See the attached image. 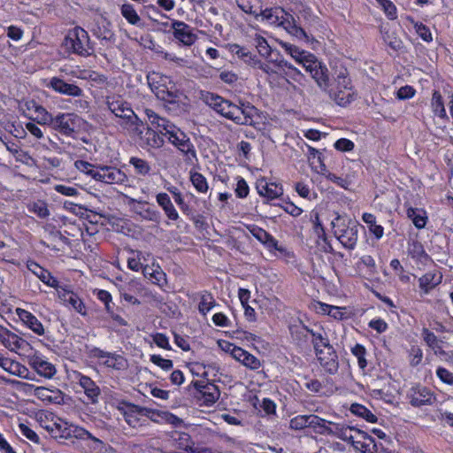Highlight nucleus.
Wrapping results in <instances>:
<instances>
[{"mask_svg":"<svg viewBox=\"0 0 453 453\" xmlns=\"http://www.w3.org/2000/svg\"><path fill=\"white\" fill-rule=\"evenodd\" d=\"M318 172L319 173L325 175L327 180H329L332 182L335 183L339 187L347 188V186L349 185V181L346 179H343L342 177H339V176L335 175L334 173H330L326 169V166L323 163V161H320V170H319Z\"/></svg>","mask_w":453,"mask_h":453,"instance_id":"48","label":"nucleus"},{"mask_svg":"<svg viewBox=\"0 0 453 453\" xmlns=\"http://www.w3.org/2000/svg\"><path fill=\"white\" fill-rule=\"evenodd\" d=\"M32 211L42 219H45L50 215L47 205L42 202L35 203L32 207Z\"/></svg>","mask_w":453,"mask_h":453,"instance_id":"63","label":"nucleus"},{"mask_svg":"<svg viewBox=\"0 0 453 453\" xmlns=\"http://www.w3.org/2000/svg\"><path fill=\"white\" fill-rule=\"evenodd\" d=\"M410 403L414 407L431 405L435 401L434 394L426 387L418 385L410 392Z\"/></svg>","mask_w":453,"mask_h":453,"instance_id":"14","label":"nucleus"},{"mask_svg":"<svg viewBox=\"0 0 453 453\" xmlns=\"http://www.w3.org/2000/svg\"><path fill=\"white\" fill-rule=\"evenodd\" d=\"M285 12L281 8H270L260 12V15L264 20L271 25L284 26L286 19H284Z\"/></svg>","mask_w":453,"mask_h":453,"instance_id":"31","label":"nucleus"},{"mask_svg":"<svg viewBox=\"0 0 453 453\" xmlns=\"http://www.w3.org/2000/svg\"><path fill=\"white\" fill-rule=\"evenodd\" d=\"M150 360L156 365L159 366L165 371H169L173 368V364L170 359L163 358L159 355H151Z\"/></svg>","mask_w":453,"mask_h":453,"instance_id":"57","label":"nucleus"},{"mask_svg":"<svg viewBox=\"0 0 453 453\" xmlns=\"http://www.w3.org/2000/svg\"><path fill=\"white\" fill-rule=\"evenodd\" d=\"M168 140L185 155L191 156L192 157H196L194 145L190 139L178 127H175L172 131H170L168 134Z\"/></svg>","mask_w":453,"mask_h":453,"instance_id":"13","label":"nucleus"},{"mask_svg":"<svg viewBox=\"0 0 453 453\" xmlns=\"http://www.w3.org/2000/svg\"><path fill=\"white\" fill-rule=\"evenodd\" d=\"M19 427L22 435L35 443H39L40 438L35 431H33L25 424H19Z\"/></svg>","mask_w":453,"mask_h":453,"instance_id":"60","label":"nucleus"},{"mask_svg":"<svg viewBox=\"0 0 453 453\" xmlns=\"http://www.w3.org/2000/svg\"><path fill=\"white\" fill-rule=\"evenodd\" d=\"M281 46L287 53H288L297 63L301 64L303 67L307 65L306 61H310L314 57L313 54L301 50L300 48L288 42H282Z\"/></svg>","mask_w":453,"mask_h":453,"instance_id":"28","label":"nucleus"},{"mask_svg":"<svg viewBox=\"0 0 453 453\" xmlns=\"http://www.w3.org/2000/svg\"><path fill=\"white\" fill-rule=\"evenodd\" d=\"M27 268L31 271L35 275H36L44 284L58 290L60 288V284L58 280L51 275V273L46 269L40 266L35 262H28Z\"/></svg>","mask_w":453,"mask_h":453,"instance_id":"21","label":"nucleus"},{"mask_svg":"<svg viewBox=\"0 0 453 453\" xmlns=\"http://www.w3.org/2000/svg\"><path fill=\"white\" fill-rule=\"evenodd\" d=\"M205 103L215 111L233 121L235 114L239 113L236 104L212 93L205 96Z\"/></svg>","mask_w":453,"mask_h":453,"instance_id":"9","label":"nucleus"},{"mask_svg":"<svg viewBox=\"0 0 453 453\" xmlns=\"http://www.w3.org/2000/svg\"><path fill=\"white\" fill-rule=\"evenodd\" d=\"M350 411L354 415L363 418L366 421L370 423H375L377 421V417L365 406L359 403H353L350 406Z\"/></svg>","mask_w":453,"mask_h":453,"instance_id":"38","label":"nucleus"},{"mask_svg":"<svg viewBox=\"0 0 453 453\" xmlns=\"http://www.w3.org/2000/svg\"><path fill=\"white\" fill-rule=\"evenodd\" d=\"M79 117L74 113H58L50 126L60 134L71 136L78 127Z\"/></svg>","mask_w":453,"mask_h":453,"instance_id":"10","label":"nucleus"},{"mask_svg":"<svg viewBox=\"0 0 453 453\" xmlns=\"http://www.w3.org/2000/svg\"><path fill=\"white\" fill-rule=\"evenodd\" d=\"M422 336L426 343L434 349L435 353L441 352V341L427 328L422 330Z\"/></svg>","mask_w":453,"mask_h":453,"instance_id":"45","label":"nucleus"},{"mask_svg":"<svg viewBox=\"0 0 453 453\" xmlns=\"http://www.w3.org/2000/svg\"><path fill=\"white\" fill-rule=\"evenodd\" d=\"M310 333L311 329L304 326L291 328L292 337L298 345H303L308 342Z\"/></svg>","mask_w":453,"mask_h":453,"instance_id":"47","label":"nucleus"},{"mask_svg":"<svg viewBox=\"0 0 453 453\" xmlns=\"http://www.w3.org/2000/svg\"><path fill=\"white\" fill-rule=\"evenodd\" d=\"M441 274L434 272H428L418 279V285L425 294H428L433 288L441 282Z\"/></svg>","mask_w":453,"mask_h":453,"instance_id":"29","label":"nucleus"},{"mask_svg":"<svg viewBox=\"0 0 453 453\" xmlns=\"http://www.w3.org/2000/svg\"><path fill=\"white\" fill-rule=\"evenodd\" d=\"M58 297L65 303L70 304L77 312L81 315L86 314L85 305L81 299L78 296L77 294L73 291L66 289L64 287H60L58 288Z\"/></svg>","mask_w":453,"mask_h":453,"instance_id":"22","label":"nucleus"},{"mask_svg":"<svg viewBox=\"0 0 453 453\" xmlns=\"http://www.w3.org/2000/svg\"><path fill=\"white\" fill-rule=\"evenodd\" d=\"M129 164L134 167L135 173L141 175H146L150 171L149 163L142 158L132 157L129 159Z\"/></svg>","mask_w":453,"mask_h":453,"instance_id":"51","label":"nucleus"},{"mask_svg":"<svg viewBox=\"0 0 453 453\" xmlns=\"http://www.w3.org/2000/svg\"><path fill=\"white\" fill-rule=\"evenodd\" d=\"M237 5L246 13L258 15V0H236Z\"/></svg>","mask_w":453,"mask_h":453,"instance_id":"53","label":"nucleus"},{"mask_svg":"<svg viewBox=\"0 0 453 453\" xmlns=\"http://www.w3.org/2000/svg\"><path fill=\"white\" fill-rule=\"evenodd\" d=\"M48 87L65 96L79 97L83 95V90L80 87L73 83H67L58 77H52L50 80Z\"/></svg>","mask_w":453,"mask_h":453,"instance_id":"20","label":"nucleus"},{"mask_svg":"<svg viewBox=\"0 0 453 453\" xmlns=\"http://www.w3.org/2000/svg\"><path fill=\"white\" fill-rule=\"evenodd\" d=\"M216 305L215 299L212 295L208 291H203L201 294V300L198 305L200 313L205 315L210 310Z\"/></svg>","mask_w":453,"mask_h":453,"instance_id":"44","label":"nucleus"},{"mask_svg":"<svg viewBox=\"0 0 453 453\" xmlns=\"http://www.w3.org/2000/svg\"><path fill=\"white\" fill-rule=\"evenodd\" d=\"M171 29L174 39L184 46L193 45L197 39L192 27L183 21L173 20L171 23Z\"/></svg>","mask_w":453,"mask_h":453,"instance_id":"12","label":"nucleus"},{"mask_svg":"<svg viewBox=\"0 0 453 453\" xmlns=\"http://www.w3.org/2000/svg\"><path fill=\"white\" fill-rule=\"evenodd\" d=\"M245 366L256 370L258 369L261 365L260 361L252 354L247 351L245 357H243V363Z\"/></svg>","mask_w":453,"mask_h":453,"instance_id":"64","label":"nucleus"},{"mask_svg":"<svg viewBox=\"0 0 453 453\" xmlns=\"http://www.w3.org/2000/svg\"><path fill=\"white\" fill-rule=\"evenodd\" d=\"M35 111L37 114L36 119L39 124L51 126L54 117L42 105L32 102Z\"/></svg>","mask_w":453,"mask_h":453,"instance_id":"46","label":"nucleus"},{"mask_svg":"<svg viewBox=\"0 0 453 453\" xmlns=\"http://www.w3.org/2000/svg\"><path fill=\"white\" fill-rule=\"evenodd\" d=\"M362 219L367 224L369 231L374 234L377 239H380L383 236L384 229L380 225H377L376 217L368 212H365L362 216Z\"/></svg>","mask_w":453,"mask_h":453,"instance_id":"37","label":"nucleus"},{"mask_svg":"<svg viewBox=\"0 0 453 453\" xmlns=\"http://www.w3.org/2000/svg\"><path fill=\"white\" fill-rule=\"evenodd\" d=\"M311 414L298 415L290 419L289 427L293 430H301L310 427Z\"/></svg>","mask_w":453,"mask_h":453,"instance_id":"50","label":"nucleus"},{"mask_svg":"<svg viewBox=\"0 0 453 453\" xmlns=\"http://www.w3.org/2000/svg\"><path fill=\"white\" fill-rule=\"evenodd\" d=\"M354 441H349L356 449L365 453H392L381 442H378L371 435L354 427Z\"/></svg>","mask_w":453,"mask_h":453,"instance_id":"7","label":"nucleus"},{"mask_svg":"<svg viewBox=\"0 0 453 453\" xmlns=\"http://www.w3.org/2000/svg\"><path fill=\"white\" fill-rule=\"evenodd\" d=\"M306 63L307 65L304 66V69L310 73L321 90L327 91L330 87V79L326 65L319 61L315 56L310 61H306Z\"/></svg>","mask_w":453,"mask_h":453,"instance_id":"8","label":"nucleus"},{"mask_svg":"<svg viewBox=\"0 0 453 453\" xmlns=\"http://www.w3.org/2000/svg\"><path fill=\"white\" fill-rule=\"evenodd\" d=\"M63 45L68 53H73L81 57H88L94 51L88 32L81 27H75L69 30L64 39Z\"/></svg>","mask_w":453,"mask_h":453,"instance_id":"4","label":"nucleus"},{"mask_svg":"<svg viewBox=\"0 0 453 453\" xmlns=\"http://www.w3.org/2000/svg\"><path fill=\"white\" fill-rule=\"evenodd\" d=\"M156 200L170 220L176 221L179 219V213L166 193L157 194Z\"/></svg>","mask_w":453,"mask_h":453,"instance_id":"30","label":"nucleus"},{"mask_svg":"<svg viewBox=\"0 0 453 453\" xmlns=\"http://www.w3.org/2000/svg\"><path fill=\"white\" fill-rule=\"evenodd\" d=\"M137 203V205H134L133 207V211L140 215L142 219L150 221H153L156 223H158L160 221V212L153 208L147 207L145 208V205L148 204L145 201H138L135 199H131L130 203Z\"/></svg>","mask_w":453,"mask_h":453,"instance_id":"25","label":"nucleus"},{"mask_svg":"<svg viewBox=\"0 0 453 453\" xmlns=\"http://www.w3.org/2000/svg\"><path fill=\"white\" fill-rule=\"evenodd\" d=\"M431 106L435 115L439 116L441 119L447 118L444 103L441 95L440 94L439 91H434L431 101Z\"/></svg>","mask_w":453,"mask_h":453,"instance_id":"40","label":"nucleus"},{"mask_svg":"<svg viewBox=\"0 0 453 453\" xmlns=\"http://www.w3.org/2000/svg\"><path fill=\"white\" fill-rule=\"evenodd\" d=\"M408 254L411 257V258L423 264L429 259V256L425 251L422 243L418 241H412L409 242Z\"/></svg>","mask_w":453,"mask_h":453,"instance_id":"34","label":"nucleus"},{"mask_svg":"<svg viewBox=\"0 0 453 453\" xmlns=\"http://www.w3.org/2000/svg\"><path fill=\"white\" fill-rule=\"evenodd\" d=\"M253 43L260 56L265 58H269L273 55L272 48L263 36L256 35V36L253 39Z\"/></svg>","mask_w":453,"mask_h":453,"instance_id":"39","label":"nucleus"},{"mask_svg":"<svg viewBox=\"0 0 453 453\" xmlns=\"http://www.w3.org/2000/svg\"><path fill=\"white\" fill-rule=\"evenodd\" d=\"M334 235L348 250H353L357 242L359 225L357 221L341 215L332 221Z\"/></svg>","mask_w":453,"mask_h":453,"instance_id":"5","label":"nucleus"},{"mask_svg":"<svg viewBox=\"0 0 453 453\" xmlns=\"http://www.w3.org/2000/svg\"><path fill=\"white\" fill-rule=\"evenodd\" d=\"M269 62L273 63L279 69L288 68L294 73L300 75L301 72L296 68L293 65L285 60L278 51H273V55L269 58Z\"/></svg>","mask_w":453,"mask_h":453,"instance_id":"43","label":"nucleus"},{"mask_svg":"<svg viewBox=\"0 0 453 453\" xmlns=\"http://www.w3.org/2000/svg\"><path fill=\"white\" fill-rule=\"evenodd\" d=\"M334 81L333 87H329L326 92L336 104L346 107L357 99V95L353 88L346 68L340 67L336 70L334 73Z\"/></svg>","mask_w":453,"mask_h":453,"instance_id":"1","label":"nucleus"},{"mask_svg":"<svg viewBox=\"0 0 453 453\" xmlns=\"http://www.w3.org/2000/svg\"><path fill=\"white\" fill-rule=\"evenodd\" d=\"M140 136L141 145L151 149H158L164 145L165 140L162 135L153 130L151 127H147L145 133L141 129V134H136Z\"/></svg>","mask_w":453,"mask_h":453,"instance_id":"24","label":"nucleus"},{"mask_svg":"<svg viewBox=\"0 0 453 453\" xmlns=\"http://www.w3.org/2000/svg\"><path fill=\"white\" fill-rule=\"evenodd\" d=\"M229 50L250 65L258 63L257 57L252 55L245 47H242L238 44H232L229 47Z\"/></svg>","mask_w":453,"mask_h":453,"instance_id":"35","label":"nucleus"},{"mask_svg":"<svg viewBox=\"0 0 453 453\" xmlns=\"http://www.w3.org/2000/svg\"><path fill=\"white\" fill-rule=\"evenodd\" d=\"M422 358V350L417 346H412L410 350V365L413 367L417 366L421 363Z\"/></svg>","mask_w":453,"mask_h":453,"instance_id":"59","label":"nucleus"},{"mask_svg":"<svg viewBox=\"0 0 453 453\" xmlns=\"http://www.w3.org/2000/svg\"><path fill=\"white\" fill-rule=\"evenodd\" d=\"M310 428L320 435L335 436L344 441H354V426H344L311 414Z\"/></svg>","mask_w":453,"mask_h":453,"instance_id":"2","label":"nucleus"},{"mask_svg":"<svg viewBox=\"0 0 453 453\" xmlns=\"http://www.w3.org/2000/svg\"><path fill=\"white\" fill-rule=\"evenodd\" d=\"M250 233L261 243H263L267 249L275 250L281 253L286 251V249L278 245V241L265 229L257 226H248Z\"/></svg>","mask_w":453,"mask_h":453,"instance_id":"19","label":"nucleus"},{"mask_svg":"<svg viewBox=\"0 0 453 453\" xmlns=\"http://www.w3.org/2000/svg\"><path fill=\"white\" fill-rule=\"evenodd\" d=\"M291 18V20L288 19H286V23L285 25L283 26L290 34H292L293 35L298 37V38H304L306 37V33L305 31L296 25L295 23V20H294V18L292 16H290Z\"/></svg>","mask_w":453,"mask_h":453,"instance_id":"55","label":"nucleus"},{"mask_svg":"<svg viewBox=\"0 0 453 453\" xmlns=\"http://www.w3.org/2000/svg\"><path fill=\"white\" fill-rule=\"evenodd\" d=\"M315 354L320 365L326 372L330 374L337 372L339 369V360L334 347H328V349L318 351Z\"/></svg>","mask_w":453,"mask_h":453,"instance_id":"16","label":"nucleus"},{"mask_svg":"<svg viewBox=\"0 0 453 453\" xmlns=\"http://www.w3.org/2000/svg\"><path fill=\"white\" fill-rule=\"evenodd\" d=\"M237 111L239 113L234 117V122L238 125H250L257 109L250 104L242 103L237 105Z\"/></svg>","mask_w":453,"mask_h":453,"instance_id":"27","label":"nucleus"},{"mask_svg":"<svg viewBox=\"0 0 453 453\" xmlns=\"http://www.w3.org/2000/svg\"><path fill=\"white\" fill-rule=\"evenodd\" d=\"M87 175L106 184H122L127 180L124 172L119 168L108 165H94L90 164Z\"/></svg>","mask_w":453,"mask_h":453,"instance_id":"6","label":"nucleus"},{"mask_svg":"<svg viewBox=\"0 0 453 453\" xmlns=\"http://www.w3.org/2000/svg\"><path fill=\"white\" fill-rule=\"evenodd\" d=\"M4 145L6 150L14 156L16 161L27 165H31L34 163V159L28 152L21 150L15 142H4Z\"/></svg>","mask_w":453,"mask_h":453,"instance_id":"33","label":"nucleus"},{"mask_svg":"<svg viewBox=\"0 0 453 453\" xmlns=\"http://www.w3.org/2000/svg\"><path fill=\"white\" fill-rule=\"evenodd\" d=\"M75 380L83 389L88 403L97 404L102 396V393L96 383L90 377L83 375L81 372H75Z\"/></svg>","mask_w":453,"mask_h":453,"instance_id":"11","label":"nucleus"},{"mask_svg":"<svg viewBox=\"0 0 453 453\" xmlns=\"http://www.w3.org/2000/svg\"><path fill=\"white\" fill-rule=\"evenodd\" d=\"M310 335L311 337V342L315 353L328 349V347H333L330 344L326 333L322 328H320L319 331L311 329Z\"/></svg>","mask_w":453,"mask_h":453,"instance_id":"32","label":"nucleus"},{"mask_svg":"<svg viewBox=\"0 0 453 453\" xmlns=\"http://www.w3.org/2000/svg\"><path fill=\"white\" fill-rule=\"evenodd\" d=\"M28 365L42 377L51 379L57 372L54 365L44 359L40 355H33L28 357Z\"/></svg>","mask_w":453,"mask_h":453,"instance_id":"17","label":"nucleus"},{"mask_svg":"<svg viewBox=\"0 0 453 453\" xmlns=\"http://www.w3.org/2000/svg\"><path fill=\"white\" fill-rule=\"evenodd\" d=\"M437 377L447 385H453V372L449 371L448 369L439 366L436 369Z\"/></svg>","mask_w":453,"mask_h":453,"instance_id":"58","label":"nucleus"},{"mask_svg":"<svg viewBox=\"0 0 453 453\" xmlns=\"http://www.w3.org/2000/svg\"><path fill=\"white\" fill-rule=\"evenodd\" d=\"M16 313L19 316V319L34 333H35L38 335L44 334V327L35 315L20 308H18L16 310Z\"/></svg>","mask_w":453,"mask_h":453,"instance_id":"23","label":"nucleus"},{"mask_svg":"<svg viewBox=\"0 0 453 453\" xmlns=\"http://www.w3.org/2000/svg\"><path fill=\"white\" fill-rule=\"evenodd\" d=\"M417 34L426 42H431L433 40L432 34L429 30V28L422 24V23H416L414 26Z\"/></svg>","mask_w":453,"mask_h":453,"instance_id":"62","label":"nucleus"},{"mask_svg":"<svg viewBox=\"0 0 453 453\" xmlns=\"http://www.w3.org/2000/svg\"><path fill=\"white\" fill-rule=\"evenodd\" d=\"M257 189L260 196L270 200L278 198L283 194V189L280 186L273 182L268 183L264 179L257 180Z\"/></svg>","mask_w":453,"mask_h":453,"instance_id":"26","label":"nucleus"},{"mask_svg":"<svg viewBox=\"0 0 453 453\" xmlns=\"http://www.w3.org/2000/svg\"><path fill=\"white\" fill-rule=\"evenodd\" d=\"M109 110L123 121L120 123L125 128L133 134H141V127H143L142 121L134 113L130 104L121 98L107 101Z\"/></svg>","mask_w":453,"mask_h":453,"instance_id":"3","label":"nucleus"},{"mask_svg":"<svg viewBox=\"0 0 453 453\" xmlns=\"http://www.w3.org/2000/svg\"><path fill=\"white\" fill-rule=\"evenodd\" d=\"M220 392L218 387L213 384H208V387L203 390V392L199 396L206 406H211L217 402L219 398Z\"/></svg>","mask_w":453,"mask_h":453,"instance_id":"36","label":"nucleus"},{"mask_svg":"<svg viewBox=\"0 0 453 453\" xmlns=\"http://www.w3.org/2000/svg\"><path fill=\"white\" fill-rule=\"evenodd\" d=\"M407 216L412 220L414 226L417 228L421 229L425 227L426 224V218L421 215L417 209L409 208L407 210Z\"/></svg>","mask_w":453,"mask_h":453,"instance_id":"52","label":"nucleus"},{"mask_svg":"<svg viewBox=\"0 0 453 453\" xmlns=\"http://www.w3.org/2000/svg\"><path fill=\"white\" fill-rule=\"evenodd\" d=\"M0 367H2L4 371L10 373L16 374V372L19 371L20 368V365L18 362H15L10 358L1 356Z\"/></svg>","mask_w":453,"mask_h":453,"instance_id":"56","label":"nucleus"},{"mask_svg":"<svg viewBox=\"0 0 453 453\" xmlns=\"http://www.w3.org/2000/svg\"><path fill=\"white\" fill-rule=\"evenodd\" d=\"M0 343L9 350L14 352H17L19 349H23L26 346H28V342L26 340L2 325H0Z\"/></svg>","mask_w":453,"mask_h":453,"instance_id":"15","label":"nucleus"},{"mask_svg":"<svg viewBox=\"0 0 453 453\" xmlns=\"http://www.w3.org/2000/svg\"><path fill=\"white\" fill-rule=\"evenodd\" d=\"M190 181L196 191L200 193H206L208 191L209 186L207 180L200 173L190 171Z\"/></svg>","mask_w":453,"mask_h":453,"instance_id":"42","label":"nucleus"},{"mask_svg":"<svg viewBox=\"0 0 453 453\" xmlns=\"http://www.w3.org/2000/svg\"><path fill=\"white\" fill-rule=\"evenodd\" d=\"M34 389L33 395L38 399L48 403L60 404L64 403V393L57 388L35 387L29 385Z\"/></svg>","mask_w":453,"mask_h":453,"instance_id":"18","label":"nucleus"},{"mask_svg":"<svg viewBox=\"0 0 453 453\" xmlns=\"http://www.w3.org/2000/svg\"><path fill=\"white\" fill-rule=\"evenodd\" d=\"M104 364L108 367L120 369L124 365V358L119 355L111 354Z\"/></svg>","mask_w":453,"mask_h":453,"instance_id":"61","label":"nucleus"},{"mask_svg":"<svg viewBox=\"0 0 453 453\" xmlns=\"http://www.w3.org/2000/svg\"><path fill=\"white\" fill-rule=\"evenodd\" d=\"M382 38L385 43H387L394 50H399L403 48V42L395 36L394 32H390L386 27H381L380 30Z\"/></svg>","mask_w":453,"mask_h":453,"instance_id":"41","label":"nucleus"},{"mask_svg":"<svg viewBox=\"0 0 453 453\" xmlns=\"http://www.w3.org/2000/svg\"><path fill=\"white\" fill-rule=\"evenodd\" d=\"M352 354L357 358L358 365L361 369H365L367 366V361L365 358L366 350L361 344L357 343L351 349Z\"/></svg>","mask_w":453,"mask_h":453,"instance_id":"54","label":"nucleus"},{"mask_svg":"<svg viewBox=\"0 0 453 453\" xmlns=\"http://www.w3.org/2000/svg\"><path fill=\"white\" fill-rule=\"evenodd\" d=\"M121 14L132 25H138L141 20L134 6L130 4L121 6Z\"/></svg>","mask_w":453,"mask_h":453,"instance_id":"49","label":"nucleus"}]
</instances>
